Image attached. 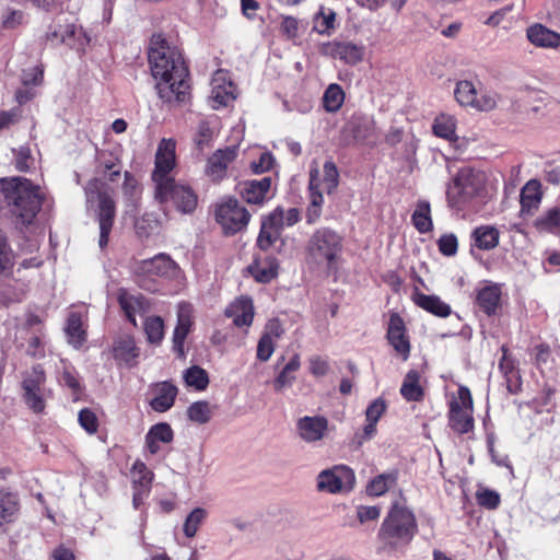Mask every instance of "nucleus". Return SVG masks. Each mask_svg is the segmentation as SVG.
Segmentation results:
<instances>
[{"label": "nucleus", "instance_id": "f257e3e1", "mask_svg": "<svg viewBox=\"0 0 560 560\" xmlns=\"http://www.w3.org/2000/svg\"><path fill=\"white\" fill-rule=\"evenodd\" d=\"M149 63L156 82L159 96L170 102L173 97L183 102L186 98L188 68L177 47L170 46L161 35L151 38Z\"/></svg>", "mask_w": 560, "mask_h": 560}, {"label": "nucleus", "instance_id": "f03ea898", "mask_svg": "<svg viewBox=\"0 0 560 560\" xmlns=\"http://www.w3.org/2000/svg\"><path fill=\"white\" fill-rule=\"evenodd\" d=\"M418 533L415 513L405 504L395 502L384 517L377 533L380 550L404 553Z\"/></svg>", "mask_w": 560, "mask_h": 560}, {"label": "nucleus", "instance_id": "7ed1b4c3", "mask_svg": "<svg viewBox=\"0 0 560 560\" xmlns=\"http://www.w3.org/2000/svg\"><path fill=\"white\" fill-rule=\"evenodd\" d=\"M0 192L9 211L22 224H30L42 208L43 197L39 187L27 178L1 179Z\"/></svg>", "mask_w": 560, "mask_h": 560}, {"label": "nucleus", "instance_id": "20e7f679", "mask_svg": "<svg viewBox=\"0 0 560 560\" xmlns=\"http://www.w3.org/2000/svg\"><path fill=\"white\" fill-rule=\"evenodd\" d=\"M136 281L144 290H158V280H178L182 277L179 266L165 254L137 262L133 267Z\"/></svg>", "mask_w": 560, "mask_h": 560}, {"label": "nucleus", "instance_id": "39448f33", "mask_svg": "<svg viewBox=\"0 0 560 560\" xmlns=\"http://www.w3.org/2000/svg\"><path fill=\"white\" fill-rule=\"evenodd\" d=\"M486 186L483 172L470 167L459 170L448 186L446 196L453 207H460L482 195Z\"/></svg>", "mask_w": 560, "mask_h": 560}, {"label": "nucleus", "instance_id": "423d86ee", "mask_svg": "<svg viewBox=\"0 0 560 560\" xmlns=\"http://www.w3.org/2000/svg\"><path fill=\"white\" fill-rule=\"evenodd\" d=\"M104 184L93 178L89 180L84 190L89 201L94 199L98 202L97 221L100 225V247L104 248L109 238L113 229L114 220L116 217V205L109 192L103 189Z\"/></svg>", "mask_w": 560, "mask_h": 560}, {"label": "nucleus", "instance_id": "0eeeda50", "mask_svg": "<svg viewBox=\"0 0 560 560\" xmlns=\"http://www.w3.org/2000/svg\"><path fill=\"white\" fill-rule=\"evenodd\" d=\"M306 248L313 262L331 269L341 253L342 240L335 231L322 228L311 236Z\"/></svg>", "mask_w": 560, "mask_h": 560}, {"label": "nucleus", "instance_id": "6e6552de", "mask_svg": "<svg viewBox=\"0 0 560 560\" xmlns=\"http://www.w3.org/2000/svg\"><path fill=\"white\" fill-rule=\"evenodd\" d=\"M176 165V142L173 139H162L154 156L152 180L155 185V196L163 198L170 182L174 180L172 172Z\"/></svg>", "mask_w": 560, "mask_h": 560}, {"label": "nucleus", "instance_id": "1a4fd4ad", "mask_svg": "<svg viewBox=\"0 0 560 560\" xmlns=\"http://www.w3.org/2000/svg\"><path fill=\"white\" fill-rule=\"evenodd\" d=\"M46 374L42 365L36 364L23 375V399L35 413L44 412L50 390L45 387Z\"/></svg>", "mask_w": 560, "mask_h": 560}, {"label": "nucleus", "instance_id": "9d476101", "mask_svg": "<svg viewBox=\"0 0 560 560\" xmlns=\"http://www.w3.org/2000/svg\"><path fill=\"white\" fill-rule=\"evenodd\" d=\"M448 424L452 430L465 434L474 429V405L470 390L466 386H459L457 396L450 400Z\"/></svg>", "mask_w": 560, "mask_h": 560}, {"label": "nucleus", "instance_id": "9b49d317", "mask_svg": "<svg viewBox=\"0 0 560 560\" xmlns=\"http://www.w3.org/2000/svg\"><path fill=\"white\" fill-rule=\"evenodd\" d=\"M355 485L354 471L346 465H335L322 470L316 477L318 492L329 494L348 493Z\"/></svg>", "mask_w": 560, "mask_h": 560}, {"label": "nucleus", "instance_id": "f8f14e48", "mask_svg": "<svg viewBox=\"0 0 560 560\" xmlns=\"http://www.w3.org/2000/svg\"><path fill=\"white\" fill-rule=\"evenodd\" d=\"M250 219L249 212L236 199L229 198L217 206L215 221L224 234L233 235L244 230Z\"/></svg>", "mask_w": 560, "mask_h": 560}, {"label": "nucleus", "instance_id": "ddd939ff", "mask_svg": "<svg viewBox=\"0 0 560 560\" xmlns=\"http://www.w3.org/2000/svg\"><path fill=\"white\" fill-rule=\"evenodd\" d=\"M46 40L51 45L63 44L78 51H84L90 37L81 26L58 19L46 33Z\"/></svg>", "mask_w": 560, "mask_h": 560}, {"label": "nucleus", "instance_id": "4468645a", "mask_svg": "<svg viewBox=\"0 0 560 560\" xmlns=\"http://www.w3.org/2000/svg\"><path fill=\"white\" fill-rule=\"evenodd\" d=\"M295 431L306 444H317L328 435L329 421L319 415L303 416L296 420Z\"/></svg>", "mask_w": 560, "mask_h": 560}, {"label": "nucleus", "instance_id": "2eb2a0df", "mask_svg": "<svg viewBox=\"0 0 560 560\" xmlns=\"http://www.w3.org/2000/svg\"><path fill=\"white\" fill-rule=\"evenodd\" d=\"M273 180L270 176L260 179L243 180L237 185V190L248 205L262 206L275 195Z\"/></svg>", "mask_w": 560, "mask_h": 560}, {"label": "nucleus", "instance_id": "dca6fc26", "mask_svg": "<svg viewBox=\"0 0 560 560\" xmlns=\"http://www.w3.org/2000/svg\"><path fill=\"white\" fill-rule=\"evenodd\" d=\"M155 199L161 203L172 200L176 209L183 213H191L198 203V197L194 189L175 180L170 182L163 198L155 196Z\"/></svg>", "mask_w": 560, "mask_h": 560}, {"label": "nucleus", "instance_id": "f3484780", "mask_svg": "<svg viewBox=\"0 0 560 560\" xmlns=\"http://www.w3.org/2000/svg\"><path fill=\"white\" fill-rule=\"evenodd\" d=\"M194 324V307L188 302L177 305V324L173 332V351L180 359L185 358V339Z\"/></svg>", "mask_w": 560, "mask_h": 560}, {"label": "nucleus", "instance_id": "a211bd4d", "mask_svg": "<svg viewBox=\"0 0 560 560\" xmlns=\"http://www.w3.org/2000/svg\"><path fill=\"white\" fill-rule=\"evenodd\" d=\"M210 102L214 109L228 106L236 98V86L223 70H218L211 81Z\"/></svg>", "mask_w": 560, "mask_h": 560}, {"label": "nucleus", "instance_id": "6ab92c4d", "mask_svg": "<svg viewBox=\"0 0 560 560\" xmlns=\"http://www.w3.org/2000/svg\"><path fill=\"white\" fill-rule=\"evenodd\" d=\"M387 339L404 361L409 358L410 342L406 336L405 323L398 314H392L388 323Z\"/></svg>", "mask_w": 560, "mask_h": 560}, {"label": "nucleus", "instance_id": "aec40b11", "mask_svg": "<svg viewBox=\"0 0 560 560\" xmlns=\"http://www.w3.org/2000/svg\"><path fill=\"white\" fill-rule=\"evenodd\" d=\"M117 300L126 318L137 326L136 316L143 315L150 310L149 301L141 294H132L125 289L118 291Z\"/></svg>", "mask_w": 560, "mask_h": 560}, {"label": "nucleus", "instance_id": "412c9836", "mask_svg": "<svg viewBox=\"0 0 560 560\" xmlns=\"http://www.w3.org/2000/svg\"><path fill=\"white\" fill-rule=\"evenodd\" d=\"M237 145H231L217 150L207 163V174L214 180H220L226 175L229 165L237 158Z\"/></svg>", "mask_w": 560, "mask_h": 560}, {"label": "nucleus", "instance_id": "4be33fe9", "mask_svg": "<svg viewBox=\"0 0 560 560\" xmlns=\"http://www.w3.org/2000/svg\"><path fill=\"white\" fill-rule=\"evenodd\" d=\"M153 398L150 406L158 412H165L171 409L178 394L177 387L171 382H159L152 387Z\"/></svg>", "mask_w": 560, "mask_h": 560}, {"label": "nucleus", "instance_id": "5701e85b", "mask_svg": "<svg viewBox=\"0 0 560 560\" xmlns=\"http://www.w3.org/2000/svg\"><path fill=\"white\" fill-rule=\"evenodd\" d=\"M237 327L250 326L254 319V305L250 298L241 296L232 302L224 312Z\"/></svg>", "mask_w": 560, "mask_h": 560}, {"label": "nucleus", "instance_id": "b1692460", "mask_svg": "<svg viewBox=\"0 0 560 560\" xmlns=\"http://www.w3.org/2000/svg\"><path fill=\"white\" fill-rule=\"evenodd\" d=\"M526 36L529 43L536 47L551 49L560 47V34L539 23L530 25L526 31Z\"/></svg>", "mask_w": 560, "mask_h": 560}, {"label": "nucleus", "instance_id": "393cba45", "mask_svg": "<svg viewBox=\"0 0 560 560\" xmlns=\"http://www.w3.org/2000/svg\"><path fill=\"white\" fill-rule=\"evenodd\" d=\"M502 290L499 284L490 283L477 290L476 303L479 308L491 316L500 307Z\"/></svg>", "mask_w": 560, "mask_h": 560}, {"label": "nucleus", "instance_id": "a878e982", "mask_svg": "<svg viewBox=\"0 0 560 560\" xmlns=\"http://www.w3.org/2000/svg\"><path fill=\"white\" fill-rule=\"evenodd\" d=\"M174 439V432L166 422L153 425L145 435V444L151 454L161 451V444H170Z\"/></svg>", "mask_w": 560, "mask_h": 560}, {"label": "nucleus", "instance_id": "bb28decb", "mask_svg": "<svg viewBox=\"0 0 560 560\" xmlns=\"http://www.w3.org/2000/svg\"><path fill=\"white\" fill-rule=\"evenodd\" d=\"M500 232L495 226H477L471 233L472 245L481 250H491L499 245Z\"/></svg>", "mask_w": 560, "mask_h": 560}, {"label": "nucleus", "instance_id": "cd10ccee", "mask_svg": "<svg viewBox=\"0 0 560 560\" xmlns=\"http://www.w3.org/2000/svg\"><path fill=\"white\" fill-rule=\"evenodd\" d=\"M84 317L85 315L81 312H71L67 319L66 334L68 341L75 348L81 347L86 339Z\"/></svg>", "mask_w": 560, "mask_h": 560}, {"label": "nucleus", "instance_id": "c85d7f7f", "mask_svg": "<svg viewBox=\"0 0 560 560\" xmlns=\"http://www.w3.org/2000/svg\"><path fill=\"white\" fill-rule=\"evenodd\" d=\"M279 265L276 258L266 257L264 259H256L248 270L256 281L261 283L270 282L278 275Z\"/></svg>", "mask_w": 560, "mask_h": 560}, {"label": "nucleus", "instance_id": "c756f323", "mask_svg": "<svg viewBox=\"0 0 560 560\" xmlns=\"http://www.w3.org/2000/svg\"><path fill=\"white\" fill-rule=\"evenodd\" d=\"M542 198L540 183L536 179L528 180L521 191V207L523 212L532 213L537 210Z\"/></svg>", "mask_w": 560, "mask_h": 560}, {"label": "nucleus", "instance_id": "7c9ffc66", "mask_svg": "<svg viewBox=\"0 0 560 560\" xmlns=\"http://www.w3.org/2000/svg\"><path fill=\"white\" fill-rule=\"evenodd\" d=\"M300 366L301 358L295 353L273 380L275 390L283 392L285 388L291 387L295 382V373L300 370Z\"/></svg>", "mask_w": 560, "mask_h": 560}, {"label": "nucleus", "instance_id": "2f4dec72", "mask_svg": "<svg viewBox=\"0 0 560 560\" xmlns=\"http://www.w3.org/2000/svg\"><path fill=\"white\" fill-rule=\"evenodd\" d=\"M421 375L416 370H410L401 384L400 394L407 401H420L423 399L424 390L420 384Z\"/></svg>", "mask_w": 560, "mask_h": 560}, {"label": "nucleus", "instance_id": "473e14b6", "mask_svg": "<svg viewBox=\"0 0 560 560\" xmlns=\"http://www.w3.org/2000/svg\"><path fill=\"white\" fill-rule=\"evenodd\" d=\"M413 301L418 306L436 316L447 317L451 314L450 305L444 303L439 296L416 292Z\"/></svg>", "mask_w": 560, "mask_h": 560}, {"label": "nucleus", "instance_id": "72a5a7b5", "mask_svg": "<svg viewBox=\"0 0 560 560\" xmlns=\"http://www.w3.org/2000/svg\"><path fill=\"white\" fill-rule=\"evenodd\" d=\"M20 510L18 495L0 491V528L15 521Z\"/></svg>", "mask_w": 560, "mask_h": 560}, {"label": "nucleus", "instance_id": "f704fd0d", "mask_svg": "<svg viewBox=\"0 0 560 560\" xmlns=\"http://www.w3.org/2000/svg\"><path fill=\"white\" fill-rule=\"evenodd\" d=\"M433 133L447 141H456V118L453 115L440 114L432 126Z\"/></svg>", "mask_w": 560, "mask_h": 560}, {"label": "nucleus", "instance_id": "c9c22d12", "mask_svg": "<svg viewBox=\"0 0 560 560\" xmlns=\"http://www.w3.org/2000/svg\"><path fill=\"white\" fill-rule=\"evenodd\" d=\"M334 52L346 63L355 65L363 59L364 47L350 42L336 43Z\"/></svg>", "mask_w": 560, "mask_h": 560}, {"label": "nucleus", "instance_id": "e433bc0d", "mask_svg": "<svg viewBox=\"0 0 560 560\" xmlns=\"http://www.w3.org/2000/svg\"><path fill=\"white\" fill-rule=\"evenodd\" d=\"M411 221L419 233H428L432 230L431 208L427 200L418 201L412 213Z\"/></svg>", "mask_w": 560, "mask_h": 560}, {"label": "nucleus", "instance_id": "4c0bfd02", "mask_svg": "<svg viewBox=\"0 0 560 560\" xmlns=\"http://www.w3.org/2000/svg\"><path fill=\"white\" fill-rule=\"evenodd\" d=\"M113 352L116 360L122 361L127 364H129L139 354L135 340L129 336L116 340L113 347Z\"/></svg>", "mask_w": 560, "mask_h": 560}, {"label": "nucleus", "instance_id": "58836bf2", "mask_svg": "<svg viewBox=\"0 0 560 560\" xmlns=\"http://www.w3.org/2000/svg\"><path fill=\"white\" fill-rule=\"evenodd\" d=\"M98 168L102 173L108 174V179L115 182L120 176L121 166L117 155L109 151H101L97 154Z\"/></svg>", "mask_w": 560, "mask_h": 560}, {"label": "nucleus", "instance_id": "ea45409f", "mask_svg": "<svg viewBox=\"0 0 560 560\" xmlns=\"http://www.w3.org/2000/svg\"><path fill=\"white\" fill-rule=\"evenodd\" d=\"M317 183L319 188L326 194L330 195L337 188L339 183V172L337 166L331 161H326L323 166V175L319 177L317 172Z\"/></svg>", "mask_w": 560, "mask_h": 560}, {"label": "nucleus", "instance_id": "a19ab883", "mask_svg": "<svg viewBox=\"0 0 560 560\" xmlns=\"http://www.w3.org/2000/svg\"><path fill=\"white\" fill-rule=\"evenodd\" d=\"M132 488L151 490L154 474L141 460H136L130 470Z\"/></svg>", "mask_w": 560, "mask_h": 560}, {"label": "nucleus", "instance_id": "79ce46f5", "mask_svg": "<svg viewBox=\"0 0 560 560\" xmlns=\"http://www.w3.org/2000/svg\"><path fill=\"white\" fill-rule=\"evenodd\" d=\"M345 92L337 83H331L327 86L323 95V106L328 113H336L340 109L345 102Z\"/></svg>", "mask_w": 560, "mask_h": 560}, {"label": "nucleus", "instance_id": "37998d69", "mask_svg": "<svg viewBox=\"0 0 560 560\" xmlns=\"http://www.w3.org/2000/svg\"><path fill=\"white\" fill-rule=\"evenodd\" d=\"M397 480V474L394 471L381 474L374 477L366 487V492L373 497H380L386 493Z\"/></svg>", "mask_w": 560, "mask_h": 560}, {"label": "nucleus", "instance_id": "c03bdc74", "mask_svg": "<svg viewBox=\"0 0 560 560\" xmlns=\"http://www.w3.org/2000/svg\"><path fill=\"white\" fill-rule=\"evenodd\" d=\"M539 231L549 232L556 235L560 234V207H555L540 215L536 223Z\"/></svg>", "mask_w": 560, "mask_h": 560}, {"label": "nucleus", "instance_id": "a18cd8bd", "mask_svg": "<svg viewBox=\"0 0 560 560\" xmlns=\"http://www.w3.org/2000/svg\"><path fill=\"white\" fill-rule=\"evenodd\" d=\"M212 416L213 407L207 400L192 402L187 409L188 419L198 424L208 423Z\"/></svg>", "mask_w": 560, "mask_h": 560}, {"label": "nucleus", "instance_id": "49530a36", "mask_svg": "<svg viewBox=\"0 0 560 560\" xmlns=\"http://www.w3.org/2000/svg\"><path fill=\"white\" fill-rule=\"evenodd\" d=\"M27 15L23 10L7 7L0 15V26L3 30L11 31L24 25Z\"/></svg>", "mask_w": 560, "mask_h": 560}, {"label": "nucleus", "instance_id": "de8ad7c7", "mask_svg": "<svg viewBox=\"0 0 560 560\" xmlns=\"http://www.w3.org/2000/svg\"><path fill=\"white\" fill-rule=\"evenodd\" d=\"M208 517V511L203 508L194 509L185 518L183 525L184 535L187 538H192L196 536L199 527Z\"/></svg>", "mask_w": 560, "mask_h": 560}, {"label": "nucleus", "instance_id": "09e8293b", "mask_svg": "<svg viewBox=\"0 0 560 560\" xmlns=\"http://www.w3.org/2000/svg\"><path fill=\"white\" fill-rule=\"evenodd\" d=\"M164 320L160 316H150L144 320V331L150 343H161L164 338Z\"/></svg>", "mask_w": 560, "mask_h": 560}, {"label": "nucleus", "instance_id": "8fccbe9b", "mask_svg": "<svg viewBox=\"0 0 560 560\" xmlns=\"http://www.w3.org/2000/svg\"><path fill=\"white\" fill-rule=\"evenodd\" d=\"M477 90L471 81L463 80L456 84L455 98L463 106L472 107L477 96Z\"/></svg>", "mask_w": 560, "mask_h": 560}, {"label": "nucleus", "instance_id": "3c124183", "mask_svg": "<svg viewBox=\"0 0 560 560\" xmlns=\"http://www.w3.org/2000/svg\"><path fill=\"white\" fill-rule=\"evenodd\" d=\"M184 380L187 386L194 387L197 390H203L209 384V377L207 372L200 366H191L186 370Z\"/></svg>", "mask_w": 560, "mask_h": 560}, {"label": "nucleus", "instance_id": "603ef678", "mask_svg": "<svg viewBox=\"0 0 560 560\" xmlns=\"http://www.w3.org/2000/svg\"><path fill=\"white\" fill-rule=\"evenodd\" d=\"M335 11L322 8L314 18V30L319 34H329L335 28Z\"/></svg>", "mask_w": 560, "mask_h": 560}, {"label": "nucleus", "instance_id": "864d4df0", "mask_svg": "<svg viewBox=\"0 0 560 560\" xmlns=\"http://www.w3.org/2000/svg\"><path fill=\"white\" fill-rule=\"evenodd\" d=\"M15 264L14 253L4 233L0 231V275L12 270Z\"/></svg>", "mask_w": 560, "mask_h": 560}, {"label": "nucleus", "instance_id": "5fc2aeb1", "mask_svg": "<svg viewBox=\"0 0 560 560\" xmlns=\"http://www.w3.org/2000/svg\"><path fill=\"white\" fill-rule=\"evenodd\" d=\"M24 295L23 288H13L5 283L0 287V305L9 306L12 303L21 302Z\"/></svg>", "mask_w": 560, "mask_h": 560}, {"label": "nucleus", "instance_id": "6e6d98bb", "mask_svg": "<svg viewBox=\"0 0 560 560\" xmlns=\"http://www.w3.org/2000/svg\"><path fill=\"white\" fill-rule=\"evenodd\" d=\"M80 425L89 433L94 434L98 429V419L94 411L89 408L80 410L78 416Z\"/></svg>", "mask_w": 560, "mask_h": 560}, {"label": "nucleus", "instance_id": "4d7b16f0", "mask_svg": "<svg viewBox=\"0 0 560 560\" xmlns=\"http://www.w3.org/2000/svg\"><path fill=\"white\" fill-rule=\"evenodd\" d=\"M280 233L270 228V225L261 223L260 233L257 238V245L260 249H268L279 237Z\"/></svg>", "mask_w": 560, "mask_h": 560}, {"label": "nucleus", "instance_id": "13d9d810", "mask_svg": "<svg viewBox=\"0 0 560 560\" xmlns=\"http://www.w3.org/2000/svg\"><path fill=\"white\" fill-rule=\"evenodd\" d=\"M310 205L318 206L323 208L324 197L323 190L319 188V184L317 183V170H312L310 172Z\"/></svg>", "mask_w": 560, "mask_h": 560}, {"label": "nucleus", "instance_id": "bf43d9fd", "mask_svg": "<svg viewBox=\"0 0 560 560\" xmlns=\"http://www.w3.org/2000/svg\"><path fill=\"white\" fill-rule=\"evenodd\" d=\"M476 499L479 505L490 510L497 509L500 504L499 493L489 489L478 490L476 493Z\"/></svg>", "mask_w": 560, "mask_h": 560}, {"label": "nucleus", "instance_id": "052dcab7", "mask_svg": "<svg viewBox=\"0 0 560 560\" xmlns=\"http://www.w3.org/2000/svg\"><path fill=\"white\" fill-rule=\"evenodd\" d=\"M439 250L444 256L451 257L457 253L458 242L455 234H444L438 241Z\"/></svg>", "mask_w": 560, "mask_h": 560}, {"label": "nucleus", "instance_id": "680f3d73", "mask_svg": "<svg viewBox=\"0 0 560 560\" xmlns=\"http://www.w3.org/2000/svg\"><path fill=\"white\" fill-rule=\"evenodd\" d=\"M26 353L33 358H43L45 355L44 334H35L27 341Z\"/></svg>", "mask_w": 560, "mask_h": 560}, {"label": "nucleus", "instance_id": "e2e57ef3", "mask_svg": "<svg viewBox=\"0 0 560 560\" xmlns=\"http://www.w3.org/2000/svg\"><path fill=\"white\" fill-rule=\"evenodd\" d=\"M372 122L363 118H354L349 121L348 127L350 128L353 137L358 140H363L369 136V130Z\"/></svg>", "mask_w": 560, "mask_h": 560}, {"label": "nucleus", "instance_id": "0e129e2a", "mask_svg": "<svg viewBox=\"0 0 560 560\" xmlns=\"http://www.w3.org/2000/svg\"><path fill=\"white\" fill-rule=\"evenodd\" d=\"M310 373L315 377H322L328 374L329 363L326 359L319 355H313L308 359Z\"/></svg>", "mask_w": 560, "mask_h": 560}, {"label": "nucleus", "instance_id": "69168bd1", "mask_svg": "<svg viewBox=\"0 0 560 560\" xmlns=\"http://www.w3.org/2000/svg\"><path fill=\"white\" fill-rule=\"evenodd\" d=\"M273 351L275 341L271 340L268 336H261L257 345V359L261 362H266L271 358Z\"/></svg>", "mask_w": 560, "mask_h": 560}, {"label": "nucleus", "instance_id": "338daca9", "mask_svg": "<svg viewBox=\"0 0 560 560\" xmlns=\"http://www.w3.org/2000/svg\"><path fill=\"white\" fill-rule=\"evenodd\" d=\"M214 131L210 126L209 121H201L198 126V132L196 136V144L202 150L206 145H209L213 138Z\"/></svg>", "mask_w": 560, "mask_h": 560}, {"label": "nucleus", "instance_id": "774afa93", "mask_svg": "<svg viewBox=\"0 0 560 560\" xmlns=\"http://www.w3.org/2000/svg\"><path fill=\"white\" fill-rule=\"evenodd\" d=\"M44 79V69L42 66H36L23 71L22 83L25 86L40 85Z\"/></svg>", "mask_w": 560, "mask_h": 560}]
</instances>
